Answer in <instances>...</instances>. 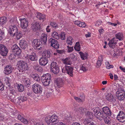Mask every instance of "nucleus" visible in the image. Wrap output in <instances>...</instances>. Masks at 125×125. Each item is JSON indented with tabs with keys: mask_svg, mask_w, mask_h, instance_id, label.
I'll list each match as a JSON object with an SVG mask.
<instances>
[{
	"mask_svg": "<svg viewBox=\"0 0 125 125\" xmlns=\"http://www.w3.org/2000/svg\"><path fill=\"white\" fill-rule=\"evenodd\" d=\"M45 120L48 125H54L59 121L57 116L55 114L47 116L45 118Z\"/></svg>",
	"mask_w": 125,
	"mask_h": 125,
	"instance_id": "nucleus-1",
	"label": "nucleus"
},
{
	"mask_svg": "<svg viewBox=\"0 0 125 125\" xmlns=\"http://www.w3.org/2000/svg\"><path fill=\"white\" fill-rule=\"evenodd\" d=\"M17 67L19 71L23 73L28 70V64L26 62L23 61H20L17 62Z\"/></svg>",
	"mask_w": 125,
	"mask_h": 125,
	"instance_id": "nucleus-2",
	"label": "nucleus"
},
{
	"mask_svg": "<svg viewBox=\"0 0 125 125\" xmlns=\"http://www.w3.org/2000/svg\"><path fill=\"white\" fill-rule=\"evenodd\" d=\"M51 75L49 73L44 74L42 77V81L45 86L48 85L51 81Z\"/></svg>",
	"mask_w": 125,
	"mask_h": 125,
	"instance_id": "nucleus-3",
	"label": "nucleus"
},
{
	"mask_svg": "<svg viewBox=\"0 0 125 125\" xmlns=\"http://www.w3.org/2000/svg\"><path fill=\"white\" fill-rule=\"evenodd\" d=\"M62 72L64 73H67L70 76H72L73 74V68L70 66L66 65L62 68Z\"/></svg>",
	"mask_w": 125,
	"mask_h": 125,
	"instance_id": "nucleus-4",
	"label": "nucleus"
},
{
	"mask_svg": "<svg viewBox=\"0 0 125 125\" xmlns=\"http://www.w3.org/2000/svg\"><path fill=\"white\" fill-rule=\"evenodd\" d=\"M116 95L119 100H124L125 97V92L124 89L121 87L119 88L118 91L116 93Z\"/></svg>",
	"mask_w": 125,
	"mask_h": 125,
	"instance_id": "nucleus-5",
	"label": "nucleus"
},
{
	"mask_svg": "<svg viewBox=\"0 0 125 125\" xmlns=\"http://www.w3.org/2000/svg\"><path fill=\"white\" fill-rule=\"evenodd\" d=\"M8 52V50L5 46L0 44V53L2 56H6Z\"/></svg>",
	"mask_w": 125,
	"mask_h": 125,
	"instance_id": "nucleus-6",
	"label": "nucleus"
},
{
	"mask_svg": "<svg viewBox=\"0 0 125 125\" xmlns=\"http://www.w3.org/2000/svg\"><path fill=\"white\" fill-rule=\"evenodd\" d=\"M34 92L36 94L41 93L42 91V88L41 86L39 84L36 83L34 84L32 87Z\"/></svg>",
	"mask_w": 125,
	"mask_h": 125,
	"instance_id": "nucleus-7",
	"label": "nucleus"
},
{
	"mask_svg": "<svg viewBox=\"0 0 125 125\" xmlns=\"http://www.w3.org/2000/svg\"><path fill=\"white\" fill-rule=\"evenodd\" d=\"M49 44L51 46L55 49H58L59 48V45L57 41L55 39L51 38L49 40Z\"/></svg>",
	"mask_w": 125,
	"mask_h": 125,
	"instance_id": "nucleus-8",
	"label": "nucleus"
},
{
	"mask_svg": "<svg viewBox=\"0 0 125 125\" xmlns=\"http://www.w3.org/2000/svg\"><path fill=\"white\" fill-rule=\"evenodd\" d=\"M21 21V28L23 29H26L28 26V22L25 18L20 19Z\"/></svg>",
	"mask_w": 125,
	"mask_h": 125,
	"instance_id": "nucleus-9",
	"label": "nucleus"
},
{
	"mask_svg": "<svg viewBox=\"0 0 125 125\" xmlns=\"http://www.w3.org/2000/svg\"><path fill=\"white\" fill-rule=\"evenodd\" d=\"M17 27L15 25H11L10 26L9 30V32L11 36H14L18 31Z\"/></svg>",
	"mask_w": 125,
	"mask_h": 125,
	"instance_id": "nucleus-10",
	"label": "nucleus"
},
{
	"mask_svg": "<svg viewBox=\"0 0 125 125\" xmlns=\"http://www.w3.org/2000/svg\"><path fill=\"white\" fill-rule=\"evenodd\" d=\"M117 118L119 121L124 122L125 121V114L122 111H120L117 115Z\"/></svg>",
	"mask_w": 125,
	"mask_h": 125,
	"instance_id": "nucleus-11",
	"label": "nucleus"
},
{
	"mask_svg": "<svg viewBox=\"0 0 125 125\" xmlns=\"http://www.w3.org/2000/svg\"><path fill=\"white\" fill-rule=\"evenodd\" d=\"M12 51L15 54L19 55L20 53L21 50L18 46L16 44L13 45L11 47Z\"/></svg>",
	"mask_w": 125,
	"mask_h": 125,
	"instance_id": "nucleus-12",
	"label": "nucleus"
},
{
	"mask_svg": "<svg viewBox=\"0 0 125 125\" xmlns=\"http://www.w3.org/2000/svg\"><path fill=\"white\" fill-rule=\"evenodd\" d=\"M118 40L115 38H114L112 39L109 42V45L110 47L114 48Z\"/></svg>",
	"mask_w": 125,
	"mask_h": 125,
	"instance_id": "nucleus-13",
	"label": "nucleus"
},
{
	"mask_svg": "<svg viewBox=\"0 0 125 125\" xmlns=\"http://www.w3.org/2000/svg\"><path fill=\"white\" fill-rule=\"evenodd\" d=\"M55 83L58 87L60 88L64 84L63 80L61 78H57L55 80Z\"/></svg>",
	"mask_w": 125,
	"mask_h": 125,
	"instance_id": "nucleus-14",
	"label": "nucleus"
},
{
	"mask_svg": "<svg viewBox=\"0 0 125 125\" xmlns=\"http://www.w3.org/2000/svg\"><path fill=\"white\" fill-rule=\"evenodd\" d=\"M19 44L21 48L23 49H25L28 45L27 42L24 40H20Z\"/></svg>",
	"mask_w": 125,
	"mask_h": 125,
	"instance_id": "nucleus-15",
	"label": "nucleus"
},
{
	"mask_svg": "<svg viewBox=\"0 0 125 125\" xmlns=\"http://www.w3.org/2000/svg\"><path fill=\"white\" fill-rule=\"evenodd\" d=\"M102 111L104 113L105 115H107L109 116H111V112L107 107H103L102 108Z\"/></svg>",
	"mask_w": 125,
	"mask_h": 125,
	"instance_id": "nucleus-16",
	"label": "nucleus"
},
{
	"mask_svg": "<svg viewBox=\"0 0 125 125\" xmlns=\"http://www.w3.org/2000/svg\"><path fill=\"white\" fill-rule=\"evenodd\" d=\"M42 42L40 41L39 40L37 39H35L33 40L32 43V44L34 45V47L36 48H38V49H41L40 47V48H38V47L40 46L41 45V43Z\"/></svg>",
	"mask_w": 125,
	"mask_h": 125,
	"instance_id": "nucleus-17",
	"label": "nucleus"
},
{
	"mask_svg": "<svg viewBox=\"0 0 125 125\" xmlns=\"http://www.w3.org/2000/svg\"><path fill=\"white\" fill-rule=\"evenodd\" d=\"M48 61L47 59L44 57H42L39 60L40 64L42 65H45L48 63Z\"/></svg>",
	"mask_w": 125,
	"mask_h": 125,
	"instance_id": "nucleus-18",
	"label": "nucleus"
},
{
	"mask_svg": "<svg viewBox=\"0 0 125 125\" xmlns=\"http://www.w3.org/2000/svg\"><path fill=\"white\" fill-rule=\"evenodd\" d=\"M27 58L32 61H35L37 60V56L35 53H32L30 55L27 54Z\"/></svg>",
	"mask_w": 125,
	"mask_h": 125,
	"instance_id": "nucleus-19",
	"label": "nucleus"
},
{
	"mask_svg": "<svg viewBox=\"0 0 125 125\" xmlns=\"http://www.w3.org/2000/svg\"><path fill=\"white\" fill-rule=\"evenodd\" d=\"M31 27L33 30L34 31L40 30L41 28L39 23L38 22H36L33 24Z\"/></svg>",
	"mask_w": 125,
	"mask_h": 125,
	"instance_id": "nucleus-20",
	"label": "nucleus"
},
{
	"mask_svg": "<svg viewBox=\"0 0 125 125\" xmlns=\"http://www.w3.org/2000/svg\"><path fill=\"white\" fill-rule=\"evenodd\" d=\"M94 116L96 118L100 120L104 119L105 117V115L104 114L100 112L98 113V114H96Z\"/></svg>",
	"mask_w": 125,
	"mask_h": 125,
	"instance_id": "nucleus-21",
	"label": "nucleus"
},
{
	"mask_svg": "<svg viewBox=\"0 0 125 125\" xmlns=\"http://www.w3.org/2000/svg\"><path fill=\"white\" fill-rule=\"evenodd\" d=\"M106 99L110 102H114L115 99L113 95L110 94H107L106 95Z\"/></svg>",
	"mask_w": 125,
	"mask_h": 125,
	"instance_id": "nucleus-22",
	"label": "nucleus"
},
{
	"mask_svg": "<svg viewBox=\"0 0 125 125\" xmlns=\"http://www.w3.org/2000/svg\"><path fill=\"white\" fill-rule=\"evenodd\" d=\"M22 83L26 86H29L30 84V81L29 79L24 77L23 78L21 81Z\"/></svg>",
	"mask_w": 125,
	"mask_h": 125,
	"instance_id": "nucleus-23",
	"label": "nucleus"
},
{
	"mask_svg": "<svg viewBox=\"0 0 125 125\" xmlns=\"http://www.w3.org/2000/svg\"><path fill=\"white\" fill-rule=\"evenodd\" d=\"M12 69V68L10 66H7L5 68L4 73L6 74H8L11 72Z\"/></svg>",
	"mask_w": 125,
	"mask_h": 125,
	"instance_id": "nucleus-24",
	"label": "nucleus"
},
{
	"mask_svg": "<svg viewBox=\"0 0 125 125\" xmlns=\"http://www.w3.org/2000/svg\"><path fill=\"white\" fill-rule=\"evenodd\" d=\"M42 42L44 44H45L47 40V35L44 33H42L41 36Z\"/></svg>",
	"mask_w": 125,
	"mask_h": 125,
	"instance_id": "nucleus-25",
	"label": "nucleus"
},
{
	"mask_svg": "<svg viewBox=\"0 0 125 125\" xmlns=\"http://www.w3.org/2000/svg\"><path fill=\"white\" fill-rule=\"evenodd\" d=\"M14 86L15 88L18 90L19 92H22L24 90L23 86L21 84L16 83L15 84Z\"/></svg>",
	"mask_w": 125,
	"mask_h": 125,
	"instance_id": "nucleus-26",
	"label": "nucleus"
},
{
	"mask_svg": "<svg viewBox=\"0 0 125 125\" xmlns=\"http://www.w3.org/2000/svg\"><path fill=\"white\" fill-rule=\"evenodd\" d=\"M7 21L6 17L4 16L0 17V26H3L6 24Z\"/></svg>",
	"mask_w": 125,
	"mask_h": 125,
	"instance_id": "nucleus-27",
	"label": "nucleus"
},
{
	"mask_svg": "<svg viewBox=\"0 0 125 125\" xmlns=\"http://www.w3.org/2000/svg\"><path fill=\"white\" fill-rule=\"evenodd\" d=\"M50 53L49 51L45 50L42 53V57L47 59V58L50 56Z\"/></svg>",
	"mask_w": 125,
	"mask_h": 125,
	"instance_id": "nucleus-28",
	"label": "nucleus"
},
{
	"mask_svg": "<svg viewBox=\"0 0 125 125\" xmlns=\"http://www.w3.org/2000/svg\"><path fill=\"white\" fill-rule=\"evenodd\" d=\"M36 17L39 20H43V21L45 19V15L44 14H42L40 12L37 13Z\"/></svg>",
	"mask_w": 125,
	"mask_h": 125,
	"instance_id": "nucleus-29",
	"label": "nucleus"
},
{
	"mask_svg": "<svg viewBox=\"0 0 125 125\" xmlns=\"http://www.w3.org/2000/svg\"><path fill=\"white\" fill-rule=\"evenodd\" d=\"M116 38L119 40H122L123 39V35L122 32H119L117 33L115 35Z\"/></svg>",
	"mask_w": 125,
	"mask_h": 125,
	"instance_id": "nucleus-30",
	"label": "nucleus"
},
{
	"mask_svg": "<svg viewBox=\"0 0 125 125\" xmlns=\"http://www.w3.org/2000/svg\"><path fill=\"white\" fill-rule=\"evenodd\" d=\"M73 39L72 37L69 36L67 38L66 43L68 45H71L73 42Z\"/></svg>",
	"mask_w": 125,
	"mask_h": 125,
	"instance_id": "nucleus-31",
	"label": "nucleus"
},
{
	"mask_svg": "<svg viewBox=\"0 0 125 125\" xmlns=\"http://www.w3.org/2000/svg\"><path fill=\"white\" fill-rule=\"evenodd\" d=\"M63 63L66 64L70 65L71 64V60L70 58H67L63 59Z\"/></svg>",
	"mask_w": 125,
	"mask_h": 125,
	"instance_id": "nucleus-32",
	"label": "nucleus"
},
{
	"mask_svg": "<svg viewBox=\"0 0 125 125\" xmlns=\"http://www.w3.org/2000/svg\"><path fill=\"white\" fill-rule=\"evenodd\" d=\"M79 54L80 55L81 57L82 60H84L87 58L88 54L87 53H83L82 52H79Z\"/></svg>",
	"mask_w": 125,
	"mask_h": 125,
	"instance_id": "nucleus-33",
	"label": "nucleus"
},
{
	"mask_svg": "<svg viewBox=\"0 0 125 125\" xmlns=\"http://www.w3.org/2000/svg\"><path fill=\"white\" fill-rule=\"evenodd\" d=\"M104 118V121L105 123L108 125L110 124L111 123V120L109 117L105 116Z\"/></svg>",
	"mask_w": 125,
	"mask_h": 125,
	"instance_id": "nucleus-34",
	"label": "nucleus"
},
{
	"mask_svg": "<svg viewBox=\"0 0 125 125\" xmlns=\"http://www.w3.org/2000/svg\"><path fill=\"white\" fill-rule=\"evenodd\" d=\"M52 36L53 37L57 39H59V36L58 33L56 31L53 32L52 33Z\"/></svg>",
	"mask_w": 125,
	"mask_h": 125,
	"instance_id": "nucleus-35",
	"label": "nucleus"
},
{
	"mask_svg": "<svg viewBox=\"0 0 125 125\" xmlns=\"http://www.w3.org/2000/svg\"><path fill=\"white\" fill-rule=\"evenodd\" d=\"M74 48L75 50L76 51H80V45L79 42H78L76 43L74 47Z\"/></svg>",
	"mask_w": 125,
	"mask_h": 125,
	"instance_id": "nucleus-36",
	"label": "nucleus"
},
{
	"mask_svg": "<svg viewBox=\"0 0 125 125\" xmlns=\"http://www.w3.org/2000/svg\"><path fill=\"white\" fill-rule=\"evenodd\" d=\"M38 72L41 71L42 70V68L37 63H35L33 67Z\"/></svg>",
	"mask_w": 125,
	"mask_h": 125,
	"instance_id": "nucleus-37",
	"label": "nucleus"
},
{
	"mask_svg": "<svg viewBox=\"0 0 125 125\" xmlns=\"http://www.w3.org/2000/svg\"><path fill=\"white\" fill-rule=\"evenodd\" d=\"M27 99V97L25 96H21L18 98L19 102H21L26 101Z\"/></svg>",
	"mask_w": 125,
	"mask_h": 125,
	"instance_id": "nucleus-38",
	"label": "nucleus"
},
{
	"mask_svg": "<svg viewBox=\"0 0 125 125\" xmlns=\"http://www.w3.org/2000/svg\"><path fill=\"white\" fill-rule=\"evenodd\" d=\"M73 109L74 110L77 111V112H78V113L80 114L83 113L84 111V109L82 107L79 108L78 110L77 107H75L74 108H73Z\"/></svg>",
	"mask_w": 125,
	"mask_h": 125,
	"instance_id": "nucleus-39",
	"label": "nucleus"
},
{
	"mask_svg": "<svg viewBox=\"0 0 125 125\" xmlns=\"http://www.w3.org/2000/svg\"><path fill=\"white\" fill-rule=\"evenodd\" d=\"M51 71L55 74L59 72V69L58 67H56L52 69H51Z\"/></svg>",
	"mask_w": 125,
	"mask_h": 125,
	"instance_id": "nucleus-40",
	"label": "nucleus"
},
{
	"mask_svg": "<svg viewBox=\"0 0 125 125\" xmlns=\"http://www.w3.org/2000/svg\"><path fill=\"white\" fill-rule=\"evenodd\" d=\"M22 36V34L19 32H18V31L14 36H15L16 37V38L17 39H19Z\"/></svg>",
	"mask_w": 125,
	"mask_h": 125,
	"instance_id": "nucleus-41",
	"label": "nucleus"
},
{
	"mask_svg": "<svg viewBox=\"0 0 125 125\" xmlns=\"http://www.w3.org/2000/svg\"><path fill=\"white\" fill-rule=\"evenodd\" d=\"M34 125H45L42 123L40 122L39 120H35L33 122Z\"/></svg>",
	"mask_w": 125,
	"mask_h": 125,
	"instance_id": "nucleus-42",
	"label": "nucleus"
},
{
	"mask_svg": "<svg viewBox=\"0 0 125 125\" xmlns=\"http://www.w3.org/2000/svg\"><path fill=\"white\" fill-rule=\"evenodd\" d=\"M90 121L89 119L87 118H84L83 119V122L84 124L85 125H89L90 123Z\"/></svg>",
	"mask_w": 125,
	"mask_h": 125,
	"instance_id": "nucleus-43",
	"label": "nucleus"
},
{
	"mask_svg": "<svg viewBox=\"0 0 125 125\" xmlns=\"http://www.w3.org/2000/svg\"><path fill=\"white\" fill-rule=\"evenodd\" d=\"M93 111V112L94 113V115L96 114H98V113H99L100 112L99 111V109L97 107H94L92 109Z\"/></svg>",
	"mask_w": 125,
	"mask_h": 125,
	"instance_id": "nucleus-44",
	"label": "nucleus"
},
{
	"mask_svg": "<svg viewBox=\"0 0 125 125\" xmlns=\"http://www.w3.org/2000/svg\"><path fill=\"white\" fill-rule=\"evenodd\" d=\"M105 64L107 68L108 69H109L113 67V66L112 65H110L109 62H105Z\"/></svg>",
	"mask_w": 125,
	"mask_h": 125,
	"instance_id": "nucleus-45",
	"label": "nucleus"
},
{
	"mask_svg": "<svg viewBox=\"0 0 125 125\" xmlns=\"http://www.w3.org/2000/svg\"><path fill=\"white\" fill-rule=\"evenodd\" d=\"M50 24L52 27L55 29L57 28L58 26V25L55 22L53 21L51 22L50 23Z\"/></svg>",
	"mask_w": 125,
	"mask_h": 125,
	"instance_id": "nucleus-46",
	"label": "nucleus"
},
{
	"mask_svg": "<svg viewBox=\"0 0 125 125\" xmlns=\"http://www.w3.org/2000/svg\"><path fill=\"white\" fill-rule=\"evenodd\" d=\"M60 38L62 40H64L65 39V34L64 32H62L60 35Z\"/></svg>",
	"mask_w": 125,
	"mask_h": 125,
	"instance_id": "nucleus-47",
	"label": "nucleus"
},
{
	"mask_svg": "<svg viewBox=\"0 0 125 125\" xmlns=\"http://www.w3.org/2000/svg\"><path fill=\"white\" fill-rule=\"evenodd\" d=\"M56 67H58L56 62H52L51 64V69H52V68H54Z\"/></svg>",
	"mask_w": 125,
	"mask_h": 125,
	"instance_id": "nucleus-48",
	"label": "nucleus"
},
{
	"mask_svg": "<svg viewBox=\"0 0 125 125\" xmlns=\"http://www.w3.org/2000/svg\"><path fill=\"white\" fill-rule=\"evenodd\" d=\"M53 92V91L52 89H51L50 90V92H47V93L46 94V97L47 98L49 97L51 95V93H52Z\"/></svg>",
	"mask_w": 125,
	"mask_h": 125,
	"instance_id": "nucleus-49",
	"label": "nucleus"
},
{
	"mask_svg": "<svg viewBox=\"0 0 125 125\" xmlns=\"http://www.w3.org/2000/svg\"><path fill=\"white\" fill-rule=\"evenodd\" d=\"M87 68L84 65H83L80 68V70H82L83 72H86L87 70Z\"/></svg>",
	"mask_w": 125,
	"mask_h": 125,
	"instance_id": "nucleus-50",
	"label": "nucleus"
},
{
	"mask_svg": "<svg viewBox=\"0 0 125 125\" xmlns=\"http://www.w3.org/2000/svg\"><path fill=\"white\" fill-rule=\"evenodd\" d=\"M67 48L68 49V52H71L73 50V47H70L69 46H67Z\"/></svg>",
	"mask_w": 125,
	"mask_h": 125,
	"instance_id": "nucleus-51",
	"label": "nucleus"
},
{
	"mask_svg": "<svg viewBox=\"0 0 125 125\" xmlns=\"http://www.w3.org/2000/svg\"><path fill=\"white\" fill-rule=\"evenodd\" d=\"M86 26V25L85 23L81 21V23H80L79 26L82 27V28L85 27Z\"/></svg>",
	"mask_w": 125,
	"mask_h": 125,
	"instance_id": "nucleus-52",
	"label": "nucleus"
},
{
	"mask_svg": "<svg viewBox=\"0 0 125 125\" xmlns=\"http://www.w3.org/2000/svg\"><path fill=\"white\" fill-rule=\"evenodd\" d=\"M4 32L2 31L0 29V40L2 39L3 36H4Z\"/></svg>",
	"mask_w": 125,
	"mask_h": 125,
	"instance_id": "nucleus-53",
	"label": "nucleus"
},
{
	"mask_svg": "<svg viewBox=\"0 0 125 125\" xmlns=\"http://www.w3.org/2000/svg\"><path fill=\"white\" fill-rule=\"evenodd\" d=\"M87 115L88 117L91 118L93 116V114L92 112L88 111L87 112Z\"/></svg>",
	"mask_w": 125,
	"mask_h": 125,
	"instance_id": "nucleus-54",
	"label": "nucleus"
},
{
	"mask_svg": "<svg viewBox=\"0 0 125 125\" xmlns=\"http://www.w3.org/2000/svg\"><path fill=\"white\" fill-rule=\"evenodd\" d=\"M21 121L23 123L26 124H27L29 123L28 120L24 118H23L22 120Z\"/></svg>",
	"mask_w": 125,
	"mask_h": 125,
	"instance_id": "nucleus-55",
	"label": "nucleus"
},
{
	"mask_svg": "<svg viewBox=\"0 0 125 125\" xmlns=\"http://www.w3.org/2000/svg\"><path fill=\"white\" fill-rule=\"evenodd\" d=\"M34 79L35 80L37 81H40V78L38 76V75H37L36 76H35L34 77Z\"/></svg>",
	"mask_w": 125,
	"mask_h": 125,
	"instance_id": "nucleus-56",
	"label": "nucleus"
},
{
	"mask_svg": "<svg viewBox=\"0 0 125 125\" xmlns=\"http://www.w3.org/2000/svg\"><path fill=\"white\" fill-rule=\"evenodd\" d=\"M102 23V21L99 20L97 21L95 23V25L96 26H98L101 24Z\"/></svg>",
	"mask_w": 125,
	"mask_h": 125,
	"instance_id": "nucleus-57",
	"label": "nucleus"
},
{
	"mask_svg": "<svg viewBox=\"0 0 125 125\" xmlns=\"http://www.w3.org/2000/svg\"><path fill=\"white\" fill-rule=\"evenodd\" d=\"M4 89V87L2 82L0 80V90H3Z\"/></svg>",
	"mask_w": 125,
	"mask_h": 125,
	"instance_id": "nucleus-58",
	"label": "nucleus"
},
{
	"mask_svg": "<svg viewBox=\"0 0 125 125\" xmlns=\"http://www.w3.org/2000/svg\"><path fill=\"white\" fill-rule=\"evenodd\" d=\"M120 85L118 84H115L114 85V87L115 89H118V88H120Z\"/></svg>",
	"mask_w": 125,
	"mask_h": 125,
	"instance_id": "nucleus-59",
	"label": "nucleus"
},
{
	"mask_svg": "<svg viewBox=\"0 0 125 125\" xmlns=\"http://www.w3.org/2000/svg\"><path fill=\"white\" fill-rule=\"evenodd\" d=\"M10 22L12 23H14L16 22V19L15 18H12L10 20Z\"/></svg>",
	"mask_w": 125,
	"mask_h": 125,
	"instance_id": "nucleus-60",
	"label": "nucleus"
},
{
	"mask_svg": "<svg viewBox=\"0 0 125 125\" xmlns=\"http://www.w3.org/2000/svg\"><path fill=\"white\" fill-rule=\"evenodd\" d=\"M85 98L84 97L83 98H82V99L79 98L78 100H77V101L78 102H83Z\"/></svg>",
	"mask_w": 125,
	"mask_h": 125,
	"instance_id": "nucleus-61",
	"label": "nucleus"
},
{
	"mask_svg": "<svg viewBox=\"0 0 125 125\" xmlns=\"http://www.w3.org/2000/svg\"><path fill=\"white\" fill-rule=\"evenodd\" d=\"M81 21H79L77 20L75 21L74 22V23L77 26H79L80 23H81Z\"/></svg>",
	"mask_w": 125,
	"mask_h": 125,
	"instance_id": "nucleus-62",
	"label": "nucleus"
},
{
	"mask_svg": "<svg viewBox=\"0 0 125 125\" xmlns=\"http://www.w3.org/2000/svg\"><path fill=\"white\" fill-rule=\"evenodd\" d=\"M102 62L98 60L97 63V64L98 67H99L101 66L102 64Z\"/></svg>",
	"mask_w": 125,
	"mask_h": 125,
	"instance_id": "nucleus-63",
	"label": "nucleus"
},
{
	"mask_svg": "<svg viewBox=\"0 0 125 125\" xmlns=\"http://www.w3.org/2000/svg\"><path fill=\"white\" fill-rule=\"evenodd\" d=\"M18 120H19L20 121H21L23 118L20 115H18Z\"/></svg>",
	"mask_w": 125,
	"mask_h": 125,
	"instance_id": "nucleus-64",
	"label": "nucleus"
}]
</instances>
